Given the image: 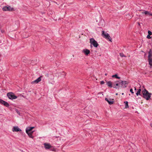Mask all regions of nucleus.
<instances>
[{"mask_svg":"<svg viewBox=\"0 0 152 152\" xmlns=\"http://www.w3.org/2000/svg\"><path fill=\"white\" fill-rule=\"evenodd\" d=\"M142 97L146 100H148L150 99L152 94L149 93L145 89H144L142 91Z\"/></svg>","mask_w":152,"mask_h":152,"instance_id":"1","label":"nucleus"},{"mask_svg":"<svg viewBox=\"0 0 152 152\" xmlns=\"http://www.w3.org/2000/svg\"><path fill=\"white\" fill-rule=\"evenodd\" d=\"M113 87L116 89H119L121 87V82L120 80H117L114 82L112 83Z\"/></svg>","mask_w":152,"mask_h":152,"instance_id":"2","label":"nucleus"},{"mask_svg":"<svg viewBox=\"0 0 152 152\" xmlns=\"http://www.w3.org/2000/svg\"><path fill=\"white\" fill-rule=\"evenodd\" d=\"M148 60L149 64L151 66H152V51L150 49L148 52Z\"/></svg>","mask_w":152,"mask_h":152,"instance_id":"3","label":"nucleus"},{"mask_svg":"<svg viewBox=\"0 0 152 152\" xmlns=\"http://www.w3.org/2000/svg\"><path fill=\"white\" fill-rule=\"evenodd\" d=\"M90 42L91 45H93L96 48L99 45L97 42L94 38L90 39Z\"/></svg>","mask_w":152,"mask_h":152,"instance_id":"4","label":"nucleus"},{"mask_svg":"<svg viewBox=\"0 0 152 152\" xmlns=\"http://www.w3.org/2000/svg\"><path fill=\"white\" fill-rule=\"evenodd\" d=\"M2 10L4 11H12L14 10L13 8L9 6H7L4 7L3 8Z\"/></svg>","mask_w":152,"mask_h":152,"instance_id":"5","label":"nucleus"},{"mask_svg":"<svg viewBox=\"0 0 152 152\" xmlns=\"http://www.w3.org/2000/svg\"><path fill=\"white\" fill-rule=\"evenodd\" d=\"M102 35L104 36V37L111 42L112 39L109 35L107 33H105L104 31H102Z\"/></svg>","mask_w":152,"mask_h":152,"instance_id":"6","label":"nucleus"},{"mask_svg":"<svg viewBox=\"0 0 152 152\" xmlns=\"http://www.w3.org/2000/svg\"><path fill=\"white\" fill-rule=\"evenodd\" d=\"M7 95L10 99H13L17 98V97L12 93L10 92L7 94Z\"/></svg>","mask_w":152,"mask_h":152,"instance_id":"7","label":"nucleus"},{"mask_svg":"<svg viewBox=\"0 0 152 152\" xmlns=\"http://www.w3.org/2000/svg\"><path fill=\"white\" fill-rule=\"evenodd\" d=\"M121 82V87H123L124 88L126 87V84H127L129 83V82L127 81H122L121 80H120Z\"/></svg>","mask_w":152,"mask_h":152,"instance_id":"8","label":"nucleus"},{"mask_svg":"<svg viewBox=\"0 0 152 152\" xmlns=\"http://www.w3.org/2000/svg\"><path fill=\"white\" fill-rule=\"evenodd\" d=\"M0 103L4 105V106L7 107H8L9 106V105L8 103L0 99Z\"/></svg>","mask_w":152,"mask_h":152,"instance_id":"9","label":"nucleus"},{"mask_svg":"<svg viewBox=\"0 0 152 152\" xmlns=\"http://www.w3.org/2000/svg\"><path fill=\"white\" fill-rule=\"evenodd\" d=\"M105 100L107 101L109 104H113L114 101L113 99H108L107 98H105Z\"/></svg>","mask_w":152,"mask_h":152,"instance_id":"10","label":"nucleus"},{"mask_svg":"<svg viewBox=\"0 0 152 152\" xmlns=\"http://www.w3.org/2000/svg\"><path fill=\"white\" fill-rule=\"evenodd\" d=\"M13 132H19L21 131V130L18 126H14L12 130Z\"/></svg>","mask_w":152,"mask_h":152,"instance_id":"11","label":"nucleus"},{"mask_svg":"<svg viewBox=\"0 0 152 152\" xmlns=\"http://www.w3.org/2000/svg\"><path fill=\"white\" fill-rule=\"evenodd\" d=\"M34 128V127H27L26 129V132L28 133V132H30Z\"/></svg>","mask_w":152,"mask_h":152,"instance_id":"12","label":"nucleus"},{"mask_svg":"<svg viewBox=\"0 0 152 152\" xmlns=\"http://www.w3.org/2000/svg\"><path fill=\"white\" fill-rule=\"evenodd\" d=\"M42 76H40L38 77L37 79L33 81L32 83H38L39 82H40L41 80V77Z\"/></svg>","mask_w":152,"mask_h":152,"instance_id":"13","label":"nucleus"},{"mask_svg":"<svg viewBox=\"0 0 152 152\" xmlns=\"http://www.w3.org/2000/svg\"><path fill=\"white\" fill-rule=\"evenodd\" d=\"M83 51L86 55H88L90 53L89 50L87 49L83 50Z\"/></svg>","mask_w":152,"mask_h":152,"instance_id":"14","label":"nucleus"},{"mask_svg":"<svg viewBox=\"0 0 152 152\" xmlns=\"http://www.w3.org/2000/svg\"><path fill=\"white\" fill-rule=\"evenodd\" d=\"M44 145L45 148L46 149H49L51 147L49 144L47 143H45L44 144Z\"/></svg>","mask_w":152,"mask_h":152,"instance_id":"15","label":"nucleus"},{"mask_svg":"<svg viewBox=\"0 0 152 152\" xmlns=\"http://www.w3.org/2000/svg\"><path fill=\"white\" fill-rule=\"evenodd\" d=\"M107 85L108 86L110 87H113L112 83L110 81H109L107 82Z\"/></svg>","mask_w":152,"mask_h":152,"instance_id":"16","label":"nucleus"},{"mask_svg":"<svg viewBox=\"0 0 152 152\" xmlns=\"http://www.w3.org/2000/svg\"><path fill=\"white\" fill-rule=\"evenodd\" d=\"M112 77H115L116 78L119 79H120L121 77H118V75L117 74H115V75H113L112 76Z\"/></svg>","mask_w":152,"mask_h":152,"instance_id":"17","label":"nucleus"},{"mask_svg":"<svg viewBox=\"0 0 152 152\" xmlns=\"http://www.w3.org/2000/svg\"><path fill=\"white\" fill-rule=\"evenodd\" d=\"M29 136V137L32 138H33L34 137L32 135V134H31V133H29V132H28V133H26Z\"/></svg>","mask_w":152,"mask_h":152,"instance_id":"18","label":"nucleus"},{"mask_svg":"<svg viewBox=\"0 0 152 152\" xmlns=\"http://www.w3.org/2000/svg\"><path fill=\"white\" fill-rule=\"evenodd\" d=\"M142 14H143V13H144L145 14V15H150V14H150L149 12L148 11H143L142 12Z\"/></svg>","mask_w":152,"mask_h":152,"instance_id":"19","label":"nucleus"},{"mask_svg":"<svg viewBox=\"0 0 152 152\" xmlns=\"http://www.w3.org/2000/svg\"><path fill=\"white\" fill-rule=\"evenodd\" d=\"M141 89H139L138 90V91L137 92L136 94L137 96H138L139 95H140V92L141 91Z\"/></svg>","mask_w":152,"mask_h":152,"instance_id":"20","label":"nucleus"},{"mask_svg":"<svg viewBox=\"0 0 152 152\" xmlns=\"http://www.w3.org/2000/svg\"><path fill=\"white\" fill-rule=\"evenodd\" d=\"M124 103H125L126 105H125V108H127L129 107V105H128V102L127 101L124 102Z\"/></svg>","mask_w":152,"mask_h":152,"instance_id":"21","label":"nucleus"},{"mask_svg":"<svg viewBox=\"0 0 152 152\" xmlns=\"http://www.w3.org/2000/svg\"><path fill=\"white\" fill-rule=\"evenodd\" d=\"M120 56L121 57H125V56L124 55L123 53H121L120 54Z\"/></svg>","mask_w":152,"mask_h":152,"instance_id":"22","label":"nucleus"},{"mask_svg":"<svg viewBox=\"0 0 152 152\" xmlns=\"http://www.w3.org/2000/svg\"><path fill=\"white\" fill-rule=\"evenodd\" d=\"M148 35H151L152 34L151 32L150 31H148Z\"/></svg>","mask_w":152,"mask_h":152,"instance_id":"23","label":"nucleus"},{"mask_svg":"<svg viewBox=\"0 0 152 152\" xmlns=\"http://www.w3.org/2000/svg\"><path fill=\"white\" fill-rule=\"evenodd\" d=\"M150 35H148L147 36V38L148 39H150L151 38V37L150 36Z\"/></svg>","mask_w":152,"mask_h":152,"instance_id":"24","label":"nucleus"},{"mask_svg":"<svg viewBox=\"0 0 152 152\" xmlns=\"http://www.w3.org/2000/svg\"><path fill=\"white\" fill-rule=\"evenodd\" d=\"M130 91L131 92L132 94H133L134 92H133V89L132 88H131L130 90Z\"/></svg>","mask_w":152,"mask_h":152,"instance_id":"25","label":"nucleus"},{"mask_svg":"<svg viewBox=\"0 0 152 152\" xmlns=\"http://www.w3.org/2000/svg\"><path fill=\"white\" fill-rule=\"evenodd\" d=\"M104 82L103 81H101L100 82V83L102 85L104 84Z\"/></svg>","mask_w":152,"mask_h":152,"instance_id":"26","label":"nucleus"},{"mask_svg":"<svg viewBox=\"0 0 152 152\" xmlns=\"http://www.w3.org/2000/svg\"><path fill=\"white\" fill-rule=\"evenodd\" d=\"M34 132V131H32V132H29V133H31V134H32Z\"/></svg>","mask_w":152,"mask_h":152,"instance_id":"27","label":"nucleus"},{"mask_svg":"<svg viewBox=\"0 0 152 152\" xmlns=\"http://www.w3.org/2000/svg\"><path fill=\"white\" fill-rule=\"evenodd\" d=\"M151 126L152 127V124H151Z\"/></svg>","mask_w":152,"mask_h":152,"instance_id":"28","label":"nucleus"},{"mask_svg":"<svg viewBox=\"0 0 152 152\" xmlns=\"http://www.w3.org/2000/svg\"><path fill=\"white\" fill-rule=\"evenodd\" d=\"M136 88H135H135H134V90H136Z\"/></svg>","mask_w":152,"mask_h":152,"instance_id":"29","label":"nucleus"},{"mask_svg":"<svg viewBox=\"0 0 152 152\" xmlns=\"http://www.w3.org/2000/svg\"><path fill=\"white\" fill-rule=\"evenodd\" d=\"M150 15H151V16H152V14H150Z\"/></svg>","mask_w":152,"mask_h":152,"instance_id":"30","label":"nucleus"},{"mask_svg":"<svg viewBox=\"0 0 152 152\" xmlns=\"http://www.w3.org/2000/svg\"><path fill=\"white\" fill-rule=\"evenodd\" d=\"M116 95H118V93H116Z\"/></svg>","mask_w":152,"mask_h":152,"instance_id":"31","label":"nucleus"},{"mask_svg":"<svg viewBox=\"0 0 152 152\" xmlns=\"http://www.w3.org/2000/svg\"><path fill=\"white\" fill-rule=\"evenodd\" d=\"M138 25H140V23H138Z\"/></svg>","mask_w":152,"mask_h":152,"instance_id":"32","label":"nucleus"},{"mask_svg":"<svg viewBox=\"0 0 152 152\" xmlns=\"http://www.w3.org/2000/svg\"><path fill=\"white\" fill-rule=\"evenodd\" d=\"M1 40H0V43H1Z\"/></svg>","mask_w":152,"mask_h":152,"instance_id":"33","label":"nucleus"},{"mask_svg":"<svg viewBox=\"0 0 152 152\" xmlns=\"http://www.w3.org/2000/svg\"><path fill=\"white\" fill-rule=\"evenodd\" d=\"M124 94V93H123L122 94V95H123Z\"/></svg>","mask_w":152,"mask_h":152,"instance_id":"34","label":"nucleus"},{"mask_svg":"<svg viewBox=\"0 0 152 152\" xmlns=\"http://www.w3.org/2000/svg\"><path fill=\"white\" fill-rule=\"evenodd\" d=\"M101 23H99V24H101Z\"/></svg>","mask_w":152,"mask_h":152,"instance_id":"35","label":"nucleus"},{"mask_svg":"<svg viewBox=\"0 0 152 152\" xmlns=\"http://www.w3.org/2000/svg\"><path fill=\"white\" fill-rule=\"evenodd\" d=\"M18 114H19V112H18Z\"/></svg>","mask_w":152,"mask_h":152,"instance_id":"36","label":"nucleus"}]
</instances>
